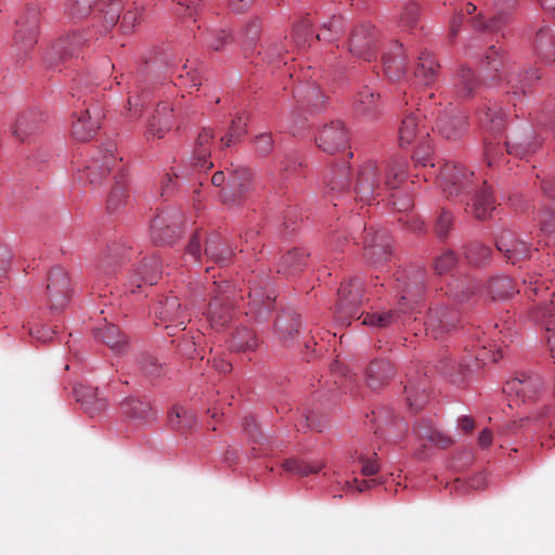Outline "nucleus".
Returning <instances> with one entry per match:
<instances>
[{"label":"nucleus","instance_id":"obj_1","mask_svg":"<svg viewBox=\"0 0 555 555\" xmlns=\"http://www.w3.org/2000/svg\"><path fill=\"white\" fill-rule=\"evenodd\" d=\"M424 293L422 275L416 274L412 281H402V291L398 308L383 312L361 314L362 324L373 328H386L395 323L404 321V315L411 314Z\"/></svg>","mask_w":555,"mask_h":555},{"label":"nucleus","instance_id":"obj_2","mask_svg":"<svg viewBox=\"0 0 555 555\" xmlns=\"http://www.w3.org/2000/svg\"><path fill=\"white\" fill-rule=\"evenodd\" d=\"M502 351L488 350L485 346L477 352L476 357L456 359L453 356L442 354L436 362L437 372L452 384L465 382L476 370L487 362H498L502 359Z\"/></svg>","mask_w":555,"mask_h":555},{"label":"nucleus","instance_id":"obj_3","mask_svg":"<svg viewBox=\"0 0 555 555\" xmlns=\"http://www.w3.org/2000/svg\"><path fill=\"white\" fill-rule=\"evenodd\" d=\"M486 59L490 69L495 73L493 78L506 80V83L511 87L508 92H512L514 95L527 94L528 82L538 81L542 76L539 68H531L525 73L517 74L512 61L503 57L494 46L489 48Z\"/></svg>","mask_w":555,"mask_h":555},{"label":"nucleus","instance_id":"obj_4","mask_svg":"<svg viewBox=\"0 0 555 555\" xmlns=\"http://www.w3.org/2000/svg\"><path fill=\"white\" fill-rule=\"evenodd\" d=\"M73 96L77 101H82V107H76L74 112V120L72 125V134L75 140L86 142L93 139L101 127L103 114L101 109L91 103L89 98L83 94V91L78 87Z\"/></svg>","mask_w":555,"mask_h":555},{"label":"nucleus","instance_id":"obj_5","mask_svg":"<svg viewBox=\"0 0 555 555\" xmlns=\"http://www.w3.org/2000/svg\"><path fill=\"white\" fill-rule=\"evenodd\" d=\"M363 282L360 278H352L341 284L336 306L337 323L348 325L351 320L361 318L359 310L363 302Z\"/></svg>","mask_w":555,"mask_h":555},{"label":"nucleus","instance_id":"obj_6","mask_svg":"<svg viewBox=\"0 0 555 555\" xmlns=\"http://www.w3.org/2000/svg\"><path fill=\"white\" fill-rule=\"evenodd\" d=\"M525 293L532 299H534L533 297L542 299L537 308L535 318L548 333L547 343L555 362V304L553 299L547 302L550 298L554 297V293H551L548 287L541 285L538 280L530 282L526 286Z\"/></svg>","mask_w":555,"mask_h":555},{"label":"nucleus","instance_id":"obj_7","mask_svg":"<svg viewBox=\"0 0 555 555\" xmlns=\"http://www.w3.org/2000/svg\"><path fill=\"white\" fill-rule=\"evenodd\" d=\"M384 183L379 180V170L375 162H366L363 164L358 173L354 192L357 198L370 205L377 196L380 195Z\"/></svg>","mask_w":555,"mask_h":555},{"label":"nucleus","instance_id":"obj_8","mask_svg":"<svg viewBox=\"0 0 555 555\" xmlns=\"http://www.w3.org/2000/svg\"><path fill=\"white\" fill-rule=\"evenodd\" d=\"M46 304L52 312L62 311L69 301V279L63 268H53L48 278Z\"/></svg>","mask_w":555,"mask_h":555},{"label":"nucleus","instance_id":"obj_9","mask_svg":"<svg viewBox=\"0 0 555 555\" xmlns=\"http://www.w3.org/2000/svg\"><path fill=\"white\" fill-rule=\"evenodd\" d=\"M17 29L14 34V47L20 53L26 55L38 42L39 35V11L37 8H29L24 16L17 22Z\"/></svg>","mask_w":555,"mask_h":555},{"label":"nucleus","instance_id":"obj_10","mask_svg":"<svg viewBox=\"0 0 555 555\" xmlns=\"http://www.w3.org/2000/svg\"><path fill=\"white\" fill-rule=\"evenodd\" d=\"M473 171H468L460 164L447 163L439 172V181L447 196H459L470 185Z\"/></svg>","mask_w":555,"mask_h":555},{"label":"nucleus","instance_id":"obj_11","mask_svg":"<svg viewBox=\"0 0 555 555\" xmlns=\"http://www.w3.org/2000/svg\"><path fill=\"white\" fill-rule=\"evenodd\" d=\"M376 31L370 23H362L354 27L349 40V51L352 55L366 62L376 59Z\"/></svg>","mask_w":555,"mask_h":555},{"label":"nucleus","instance_id":"obj_12","mask_svg":"<svg viewBox=\"0 0 555 555\" xmlns=\"http://www.w3.org/2000/svg\"><path fill=\"white\" fill-rule=\"evenodd\" d=\"M363 257L366 262L379 266L390 258L389 242L385 233L367 231L363 238Z\"/></svg>","mask_w":555,"mask_h":555},{"label":"nucleus","instance_id":"obj_13","mask_svg":"<svg viewBox=\"0 0 555 555\" xmlns=\"http://www.w3.org/2000/svg\"><path fill=\"white\" fill-rule=\"evenodd\" d=\"M156 315L168 331L169 335H175V330H184L188 315L181 310V304L178 297H167L160 301Z\"/></svg>","mask_w":555,"mask_h":555},{"label":"nucleus","instance_id":"obj_14","mask_svg":"<svg viewBox=\"0 0 555 555\" xmlns=\"http://www.w3.org/2000/svg\"><path fill=\"white\" fill-rule=\"evenodd\" d=\"M160 274V260L155 256L146 258L139 264L129 279L127 289L134 294L137 289H141L144 286L155 285L157 284Z\"/></svg>","mask_w":555,"mask_h":555},{"label":"nucleus","instance_id":"obj_15","mask_svg":"<svg viewBox=\"0 0 555 555\" xmlns=\"http://www.w3.org/2000/svg\"><path fill=\"white\" fill-rule=\"evenodd\" d=\"M315 141L323 152L334 154L347 146L349 138L341 121H332L320 130Z\"/></svg>","mask_w":555,"mask_h":555},{"label":"nucleus","instance_id":"obj_16","mask_svg":"<svg viewBox=\"0 0 555 555\" xmlns=\"http://www.w3.org/2000/svg\"><path fill=\"white\" fill-rule=\"evenodd\" d=\"M220 294L214 295L207 309V321L211 328L215 331L223 330L232 320V302L230 295H227L225 291H221Z\"/></svg>","mask_w":555,"mask_h":555},{"label":"nucleus","instance_id":"obj_17","mask_svg":"<svg viewBox=\"0 0 555 555\" xmlns=\"http://www.w3.org/2000/svg\"><path fill=\"white\" fill-rule=\"evenodd\" d=\"M85 37L80 33H72L65 37L59 38L53 42L49 51L46 53V60L53 65L67 57L74 56L85 44Z\"/></svg>","mask_w":555,"mask_h":555},{"label":"nucleus","instance_id":"obj_18","mask_svg":"<svg viewBox=\"0 0 555 555\" xmlns=\"http://www.w3.org/2000/svg\"><path fill=\"white\" fill-rule=\"evenodd\" d=\"M457 318L447 308L431 309L425 321L426 334L435 339L442 338L456 326Z\"/></svg>","mask_w":555,"mask_h":555},{"label":"nucleus","instance_id":"obj_19","mask_svg":"<svg viewBox=\"0 0 555 555\" xmlns=\"http://www.w3.org/2000/svg\"><path fill=\"white\" fill-rule=\"evenodd\" d=\"M436 128L447 140H456L466 131L467 119L459 109L450 108L438 116Z\"/></svg>","mask_w":555,"mask_h":555},{"label":"nucleus","instance_id":"obj_20","mask_svg":"<svg viewBox=\"0 0 555 555\" xmlns=\"http://www.w3.org/2000/svg\"><path fill=\"white\" fill-rule=\"evenodd\" d=\"M115 150L114 144H108L101 162L95 158L90 159L86 165L80 179L88 181L91 184L101 182V180L111 172L112 168L117 163V157L114 155Z\"/></svg>","mask_w":555,"mask_h":555},{"label":"nucleus","instance_id":"obj_21","mask_svg":"<svg viewBox=\"0 0 555 555\" xmlns=\"http://www.w3.org/2000/svg\"><path fill=\"white\" fill-rule=\"evenodd\" d=\"M215 140L214 130L209 127H203L195 140L191 162L198 170H208L212 167L210 162L211 145Z\"/></svg>","mask_w":555,"mask_h":555},{"label":"nucleus","instance_id":"obj_22","mask_svg":"<svg viewBox=\"0 0 555 555\" xmlns=\"http://www.w3.org/2000/svg\"><path fill=\"white\" fill-rule=\"evenodd\" d=\"M74 395L81 408L91 416L100 415L108 406L107 399L99 393L98 388L90 385H77Z\"/></svg>","mask_w":555,"mask_h":555},{"label":"nucleus","instance_id":"obj_23","mask_svg":"<svg viewBox=\"0 0 555 555\" xmlns=\"http://www.w3.org/2000/svg\"><path fill=\"white\" fill-rule=\"evenodd\" d=\"M505 144L508 154L525 158L538 151L541 140L533 134L531 129L527 128L522 132L513 133Z\"/></svg>","mask_w":555,"mask_h":555},{"label":"nucleus","instance_id":"obj_24","mask_svg":"<svg viewBox=\"0 0 555 555\" xmlns=\"http://www.w3.org/2000/svg\"><path fill=\"white\" fill-rule=\"evenodd\" d=\"M172 125L173 109L169 104L162 103L147 124L145 137L147 140L162 139L172 128Z\"/></svg>","mask_w":555,"mask_h":555},{"label":"nucleus","instance_id":"obj_25","mask_svg":"<svg viewBox=\"0 0 555 555\" xmlns=\"http://www.w3.org/2000/svg\"><path fill=\"white\" fill-rule=\"evenodd\" d=\"M542 386L541 378L531 373H520L506 383L505 391L515 392L524 399H534Z\"/></svg>","mask_w":555,"mask_h":555},{"label":"nucleus","instance_id":"obj_26","mask_svg":"<svg viewBox=\"0 0 555 555\" xmlns=\"http://www.w3.org/2000/svg\"><path fill=\"white\" fill-rule=\"evenodd\" d=\"M264 293L262 288L258 287L249 291V304L246 314L254 318L257 322L267 321L270 311L274 307V298Z\"/></svg>","mask_w":555,"mask_h":555},{"label":"nucleus","instance_id":"obj_27","mask_svg":"<svg viewBox=\"0 0 555 555\" xmlns=\"http://www.w3.org/2000/svg\"><path fill=\"white\" fill-rule=\"evenodd\" d=\"M395 374L392 364L385 359H375L365 369V383L372 389H377L388 383Z\"/></svg>","mask_w":555,"mask_h":555},{"label":"nucleus","instance_id":"obj_28","mask_svg":"<svg viewBox=\"0 0 555 555\" xmlns=\"http://www.w3.org/2000/svg\"><path fill=\"white\" fill-rule=\"evenodd\" d=\"M383 66L385 75L391 80H399L405 75V55L401 43H393L391 50L383 55Z\"/></svg>","mask_w":555,"mask_h":555},{"label":"nucleus","instance_id":"obj_29","mask_svg":"<svg viewBox=\"0 0 555 555\" xmlns=\"http://www.w3.org/2000/svg\"><path fill=\"white\" fill-rule=\"evenodd\" d=\"M496 248L503 253L513 264L521 259L531 257V249L528 244L524 241L515 240L511 233L503 234L496 241Z\"/></svg>","mask_w":555,"mask_h":555},{"label":"nucleus","instance_id":"obj_30","mask_svg":"<svg viewBox=\"0 0 555 555\" xmlns=\"http://www.w3.org/2000/svg\"><path fill=\"white\" fill-rule=\"evenodd\" d=\"M429 135L425 126H420L414 113L406 115L399 127V143L401 146L410 145L415 139L424 140Z\"/></svg>","mask_w":555,"mask_h":555},{"label":"nucleus","instance_id":"obj_31","mask_svg":"<svg viewBox=\"0 0 555 555\" xmlns=\"http://www.w3.org/2000/svg\"><path fill=\"white\" fill-rule=\"evenodd\" d=\"M176 223H169L166 215L156 216L151 223V237L155 244H172L178 236Z\"/></svg>","mask_w":555,"mask_h":555},{"label":"nucleus","instance_id":"obj_32","mask_svg":"<svg viewBox=\"0 0 555 555\" xmlns=\"http://www.w3.org/2000/svg\"><path fill=\"white\" fill-rule=\"evenodd\" d=\"M408 162L400 156L391 157L385 168L384 186L387 190H397L406 178Z\"/></svg>","mask_w":555,"mask_h":555},{"label":"nucleus","instance_id":"obj_33","mask_svg":"<svg viewBox=\"0 0 555 555\" xmlns=\"http://www.w3.org/2000/svg\"><path fill=\"white\" fill-rule=\"evenodd\" d=\"M94 337L107 345L115 353H122L126 350L127 338L113 323L95 328Z\"/></svg>","mask_w":555,"mask_h":555},{"label":"nucleus","instance_id":"obj_34","mask_svg":"<svg viewBox=\"0 0 555 555\" xmlns=\"http://www.w3.org/2000/svg\"><path fill=\"white\" fill-rule=\"evenodd\" d=\"M439 67L434 55L428 51H423L418 56L415 77L424 86H431L438 77Z\"/></svg>","mask_w":555,"mask_h":555},{"label":"nucleus","instance_id":"obj_35","mask_svg":"<svg viewBox=\"0 0 555 555\" xmlns=\"http://www.w3.org/2000/svg\"><path fill=\"white\" fill-rule=\"evenodd\" d=\"M534 49L539 59L546 63L555 62V35L548 28H541L535 36Z\"/></svg>","mask_w":555,"mask_h":555},{"label":"nucleus","instance_id":"obj_36","mask_svg":"<svg viewBox=\"0 0 555 555\" xmlns=\"http://www.w3.org/2000/svg\"><path fill=\"white\" fill-rule=\"evenodd\" d=\"M308 253L301 248H294L284 255L279 263L278 272L294 275L307 266Z\"/></svg>","mask_w":555,"mask_h":555},{"label":"nucleus","instance_id":"obj_37","mask_svg":"<svg viewBox=\"0 0 555 555\" xmlns=\"http://www.w3.org/2000/svg\"><path fill=\"white\" fill-rule=\"evenodd\" d=\"M301 327L302 320L301 317L297 314L279 317L275 321V328L280 339L285 343L295 340Z\"/></svg>","mask_w":555,"mask_h":555},{"label":"nucleus","instance_id":"obj_38","mask_svg":"<svg viewBox=\"0 0 555 555\" xmlns=\"http://www.w3.org/2000/svg\"><path fill=\"white\" fill-rule=\"evenodd\" d=\"M505 116L504 109L495 103L487 105L479 111L480 124L494 132H499L504 128Z\"/></svg>","mask_w":555,"mask_h":555},{"label":"nucleus","instance_id":"obj_39","mask_svg":"<svg viewBox=\"0 0 555 555\" xmlns=\"http://www.w3.org/2000/svg\"><path fill=\"white\" fill-rule=\"evenodd\" d=\"M121 410L126 416L142 422H150L155 418L151 404L133 397L126 398L121 402Z\"/></svg>","mask_w":555,"mask_h":555},{"label":"nucleus","instance_id":"obj_40","mask_svg":"<svg viewBox=\"0 0 555 555\" xmlns=\"http://www.w3.org/2000/svg\"><path fill=\"white\" fill-rule=\"evenodd\" d=\"M247 119L248 117L245 113H240L232 119L227 134L220 140L222 147H230L233 143L244 138L247 131Z\"/></svg>","mask_w":555,"mask_h":555},{"label":"nucleus","instance_id":"obj_41","mask_svg":"<svg viewBox=\"0 0 555 555\" xmlns=\"http://www.w3.org/2000/svg\"><path fill=\"white\" fill-rule=\"evenodd\" d=\"M39 127L38 115L34 112H27L17 117L12 133L13 135L23 141L28 135L34 133Z\"/></svg>","mask_w":555,"mask_h":555},{"label":"nucleus","instance_id":"obj_42","mask_svg":"<svg viewBox=\"0 0 555 555\" xmlns=\"http://www.w3.org/2000/svg\"><path fill=\"white\" fill-rule=\"evenodd\" d=\"M495 209L489 186H485L476 194L473 202V211L477 219H486Z\"/></svg>","mask_w":555,"mask_h":555},{"label":"nucleus","instance_id":"obj_43","mask_svg":"<svg viewBox=\"0 0 555 555\" xmlns=\"http://www.w3.org/2000/svg\"><path fill=\"white\" fill-rule=\"evenodd\" d=\"M488 292L493 299H506L512 297L517 291L508 276L498 275L489 280Z\"/></svg>","mask_w":555,"mask_h":555},{"label":"nucleus","instance_id":"obj_44","mask_svg":"<svg viewBox=\"0 0 555 555\" xmlns=\"http://www.w3.org/2000/svg\"><path fill=\"white\" fill-rule=\"evenodd\" d=\"M327 193L341 194L349 190L350 178L349 168L347 166H340L334 169L328 177H326Z\"/></svg>","mask_w":555,"mask_h":555},{"label":"nucleus","instance_id":"obj_45","mask_svg":"<svg viewBox=\"0 0 555 555\" xmlns=\"http://www.w3.org/2000/svg\"><path fill=\"white\" fill-rule=\"evenodd\" d=\"M205 255L220 266H225L232 258V250L224 246L218 238H208L205 247Z\"/></svg>","mask_w":555,"mask_h":555},{"label":"nucleus","instance_id":"obj_46","mask_svg":"<svg viewBox=\"0 0 555 555\" xmlns=\"http://www.w3.org/2000/svg\"><path fill=\"white\" fill-rule=\"evenodd\" d=\"M345 31V20L340 15L332 16L327 22L322 25L320 33L317 35L319 40L335 41Z\"/></svg>","mask_w":555,"mask_h":555},{"label":"nucleus","instance_id":"obj_47","mask_svg":"<svg viewBox=\"0 0 555 555\" xmlns=\"http://www.w3.org/2000/svg\"><path fill=\"white\" fill-rule=\"evenodd\" d=\"M169 422L175 429L191 428L196 424V415L191 410L176 405L169 412Z\"/></svg>","mask_w":555,"mask_h":555},{"label":"nucleus","instance_id":"obj_48","mask_svg":"<svg viewBox=\"0 0 555 555\" xmlns=\"http://www.w3.org/2000/svg\"><path fill=\"white\" fill-rule=\"evenodd\" d=\"M229 346L231 349L236 351H245L255 349L257 346V340L255 335L248 328H240L236 330L235 333L232 334Z\"/></svg>","mask_w":555,"mask_h":555},{"label":"nucleus","instance_id":"obj_49","mask_svg":"<svg viewBox=\"0 0 555 555\" xmlns=\"http://www.w3.org/2000/svg\"><path fill=\"white\" fill-rule=\"evenodd\" d=\"M478 80L470 68L462 67L456 77V91L461 96L470 95L478 87Z\"/></svg>","mask_w":555,"mask_h":555},{"label":"nucleus","instance_id":"obj_50","mask_svg":"<svg viewBox=\"0 0 555 555\" xmlns=\"http://www.w3.org/2000/svg\"><path fill=\"white\" fill-rule=\"evenodd\" d=\"M283 468L286 472H289L299 476H308L310 474H315L320 472L323 467L321 462L308 463L304 461H298L296 459H288L284 461Z\"/></svg>","mask_w":555,"mask_h":555},{"label":"nucleus","instance_id":"obj_51","mask_svg":"<svg viewBox=\"0 0 555 555\" xmlns=\"http://www.w3.org/2000/svg\"><path fill=\"white\" fill-rule=\"evenodd\" d=\"M357 108L363 114H374L378 111V103L374 92L370 88H364L357 95Z\"/></svg>","mask_w":555,"mask_h":555},{"label":"nucleus","instance_id":"obj_52","mask_svg":"<svg viewBox=\"0 0 555 555\" xmlns=\"http://www.w3.org/2000/svg\"><path fill=\"white\" fill-rule=\"evenodd\" d=\"M465 255L472 263L479 266L490 258L491 249L479 242H473L468 245Z\"/></svg>","mask_w":555,"mask_h":555},{"label":"nucleus","instance_id":"obj_53","mask_svg":"<svg viewBox=\"0 0 555 555\" xmlns=\"http://www.w3.org/2000/svg\"><path fill=\"white\" fill-rule=\"evenodd\" d=\"M139 367L141 372L151 379H155L162 376L164 367L157 362L153 356L144 354L139 360Z\"/></svg>","mask_w":555,"mask_h":555},{"label":"nucleus","instance_id":"obj_54","mask_svg":"<svg viewBox=\"0 0 555 555\" xmlns=\"http://www.w3.org/2000/svg\"><path fill=\"white\" fill-rule=\"evenodd\" d=\"M453 221H454L453 215L449 210L442 209L440 215L437 218V221H436L435 228H434L436 236L440 241H443L447 238L450 230L452 229Z\"/></svg>","mask_w":555,"mask_h":555},{"label":"nucleus","instance_id":"obj_55","mask_svg":"<svg viewBox=\"0 0 555 555\" xmlns=\"http://www.w3.org/2000/svg\"><path fill=\"white\" fill-rule=\"evenodd\" d=\"M406 400L411 408L420 409L427 399L425 388L409 382L404 387Z\"/></svg>","mask_w":555,"mask_h":555},{"label":"nucleus","instance_id":"obj_56","mask_svg":"<svg viewBox=\"0 0 555 555\" xmlns=\"http://www.w3.org/2000/svg\"><path fill=\"white\" fill-rule=\"evenodd\" d=\"M457 262L455 253L451 249L446 250L443 254L438 256L435 260V271L438 274H444L449 272Z\"/></svg>","mask_w":555,"mask_h":555},{"label":"nucleus","instance_id":"obj_57","mask_svg":"<svg viewBox=\"0 0 555 555\" xmlns=\"http://www.w3.org/2000/svg\"><path fill=\"white\" fill-rule=\"evenodd\" d=\"M433 149L430 144L424 139L420 145L416 147L414 152L413 158L415 160L416 166H430L434 167V163L431 159Z\"/></svg>","mask_w":555,"mask_h":555},{"label":"nucleus","instance_id":"obj_58","mask_svg":"<svg viewBox=\"0 0 555 555\" xmlns=\"http://www.w3.org/2000/svg\"><path fill=\"white\" fill-rule=\"evenodd\" d=\"M231 41V34L225 29H215L208 34L207 44L215 51L222 50Z\"/></svg>","mask_w":555,"mask_h":555},{"label":"nucleus","instance_id":"obj_59","mask_svg":"<svg viewBox=\"0 0 555 555\" xmlns=\"http://www.w3.org/2000/svg\"><path fill=\"white\" fill-rule=\"evenodd\" d=\"M420 18V8L416 2H411L409 5L404 8V11L401 13L400 21L402 24L414 27Z\"/></svg>","mask_w":555,"mask_h":555},{"label":"nucleus","instance_id":"obj_60","mask_svg":"<svg viewBox=\"0 0 555 555\" xmlns=\"http://www.w3.org/2000/svg\"><path fill=\"white\" fill-rule=\"evenodd\" d=\"M119 262L117 261H113L111 262V259H104L102 260V262L100 263L99 268H98V279L100 281H103L105 282L108 278H111L112 274L115 273L116 271V268L119 267Z\"/></svg>","mask_w":555,"mask_h":555},{"label":"nucleus","instance_id":"obj_61","mask_svg":"<svg viewBox=\"0 0 555 555\" xmlns=\"http://www.w3.org/2000/svg\"><path fill=\"white\" fill-rule=\"evenodd\" d=\"M450 287H451V291L454 292L453 296L459 301L467 300L469 298V296L472 294H474V292L477 289L476 285L464 286V282H456L455 285L452 284Z\"/></svg>","mask_w":555,"mask_h":555},{"label":"nucleus","instance_id":"obj_62","mask_svg":"<svg viewBox=\"0 0 555 555\" xmlns=\"http://www.w3.org/2000/svg\"><path fill=\"white\" fill-rule=\"evenodd\" d=\"M541 230L546 234L555 233V210H544L540 217Z\"/></svg>","mask_w":555,"mask_h":555},{"label":"nucleus","instance_id":"obj_63","mask_svg":"<svg viewBox=\"0 0 555 555\" xmlns=\"http://www.w3.org/2000/svg\"><path fill=\"white\" fill-rule=\"evenodd\" d=\"M255 146H256L257 151L262 155L270 153L273 147V140H272L271 134L270 133H261V134L257 135L255 139Z\"/></svg>","mask_w":555,"mask_h":555},{"label":"nucleus","instance_id":"obj_64","mask_svg":"<svg viewBox=\"0 0 555 555\" xmlns=\"http://www.w3.org/2000/svg\"><path fill=\"white\" fill-rule=\"evenodd\" d=\"M427 439L431 443H434V444H436V446H438L440 448H448L454 441L450 436H448L447 434H444L442 431H439V430L430 431L428 437H427Z\"/></svg>","mask_w":555,"mask_h":555}]
</instances>
